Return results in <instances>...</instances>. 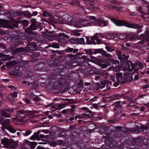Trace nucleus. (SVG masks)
Returning <instances> with one entry per match:
<instances>
[{"label": "nucleus", "mask_w": 149, "mask_h": 149, "mask_svg": "<svg viewBox=\"0 0 149 149\" xmlns=\"http://www.w3.org/2000/svg\"><path fill=\"white\" fill-rule=\"evenodd\" d=\"M51 52L55 54V56L58 58L56 59H52L48 60V65L51 67H57V69H56L55 71L57 73H54L49 78L50 82L51 84H52L53 89L57 90L61 87L65 86V84L67 83L66 79L64 78L65 75L66 74H63L61 73L63 72H65L66 73V71H65L68 70L66 66L64 65L63 63H64L66 65L68 64L63 61H61L60 59L61 56H63L62 54L64 52V51H56L52 50Z\"/></svg>", "instance_id": "nucleus-1"}, {"label": "nucleus", "mask_w": 149, "mask_h": 149, "mask_svg": "<svg viewBox=\"0 0 149 149\" xmlns=\"http://www.w3.org/2000/svg\"><path fill=\"white\" fill-rule=\"evenodd\" d=\"M125 132H123L122 136L119 137L118 140H120L121 143L119 146L117 145L116 148L117 149H142L143 147H147L146 144L147 142L148 139H143L141 137L133 138L130 145L129 137Z\"/></svg>", "instance_id": "nucleus-2"}, {"label": "nucleus", "mask_w": 149, "mask_h": 149, "mask_svg": "<svg viewBox=\"0 0 149 149\" xmlns=\"http://www.w3.org/2000/svg\"><path fill=\"white\" fill-rule=\"evenodd\" d=\"M102 129L103 130V134L106 135L103 137V139H105L104 142L107 145L105 147V149H114L116 148L118 139L119 137L122 136L123 132L118 131L114 134L113 130H112L111 132L109 133L107 132L109 129L106 126H103Z\"/></svg>", "instance_id": "nucleus-3"}, {"label": "nucleus", "mask_w": 149, "mask_h": 149, "mask_svg": "<svg viewBox=\"0 0 149 149\" xmlns=\"http://www.w3.org/2000/svg\"><path fill=\"white\" fill-rule=\"evenodd\" d=\"M116 52V53L118 56V59L120 60L124 61H123V64L125 65L126 70L131 72L134 70L133 72L136 73L138 72V68L140 69L143 68V66L142 62L138 61L136 62L135 64L133 63L131 61L127 60L129 57V55H126L125 53H122L119 51H117Z\"/></svg>", "instance_id": "nucleus-4"}, {"label": "nucleus", "mask_w": 149, "mask_h": 149, "mask_svg": "<svg viewBox=\"0 0 149 149\" xmlns=\"http://www.w3.org/2000/svg\"><path fill=\"white\" fill-rule=\"evenodd\" d=\"M30 25L25 30V31L27 33L34 35H37V33L33 31H32L38 30L40 31L42 29V23L37 21L36 19H31L30 21Z\"/></svg>", "instance_id": "nucleus-5"}, {"label": "nucleus", "mask_w": 149, "mask_h": 149, "mask_svg": "<svg viewBox=\"0 0 149 149\" xmlns=\"http://www.w3.org/2000/svg\"><path fill=\"white\" fill-rule=\"evenodd\" d=\"M27 46V47L25 48L21 47L16 48L12 51V53L15 55L22 54L25 52L35 51L37 49V44L34 42H28Z\"/></svg>", "instance_id": "nucleus-6"}, {"label": "nucleus", "mask_w": 149, "mask_h": 149, "mask_svg": "<svg viewBox=\"0 0 149 149\" xmlns=\"http://www.w3.org/2000/svg\"><path fill=\"white\" fill-rule=\"evenodd\" d=\"M22 19V17H19L17 18V20L14 19H13L12 20V23L11 24H9L10 21L8 20L0 19V27L4 28H9L10 29H13L17 27L19 24H20V20Z\"/></svg>", "instance_id": "nucleus-7"}, {"label": "nucleus", "mask_w": 149, "mask_h": 149, "mask_svg": "<svg viewBox=\"0 0 149 149\" xmlns=\"http://www.w3.org/2000/svg\"><path fill=\"white\" fill-rule=\"evenodd\" d=\"M111 21L117 26H125L127 27L135 29H141L140 25L137 24H131L123 20H117L113 18L108 17Z\"/></svg>", "instance_id": "nucleus-8"}, {"label": "nucleus", "mask_w": 149, "mask_h": 149, "mask_svg": "<svg viewBox=\"0 0 149 149\" xmlns=\"http://www.w3.org/2000/svg\"><path fill=\"white\" fill-rule=\"evenodd\" d=\"M35 111H33L20 110L17 111L15 115V117L13 118V122H21L26 118L25 115L27 116L34 115Z\"/></svg>", "instance_id": "nucleus-9"}, {"label": "nucleus", "mask_w": 149, "mask_h": 149, "mask_svg": "<svg viewBox=\"0 0 149 149\" xmlns=\"http://www.w3.org/2000/svg\"><path fill=\"white\" fill-rule=\"evenodd\" d=\"M2 144H3L4 147L6 148H11L15 149L16 148L17 146L18 143L14 140L10 139L9 140L6 137H4L2 139L1 141Z\"/></svg>", "instance_id": "nucleus-10"}, {"label": "nucleus", "mask_w": 149, "mask_h": 149, "mask_svg": "<svg viewBox=\"0 0 149 149\" xmlns=\"http://www.w3.org/2000/svg\"><path fill=\"white\" fill-rule=\"evenodd\" d=\"M111 64L118 66L119 65V61L111 58H108L106 60L105 58L104 62L103 63L100 64V66L102 68H104Z\"/></svg>", "instance_id": "nucleus-11"}, {"label": "nucleus", "mask_w": 149, "mask_h": 149, "mask_svg": "<svg viewBox=\"0 0 149 149\" xmlns=\"http://www.w3.org/2000/svg\"><path fill=\"white\" fill-rule=\"evenodd\" d=\"M82 54V53L81 52H77L76 54L73 55L72 54H68L67 56H61V60L69 64L70 63L71 59L72 58L77 57V56H80Z\"/></svg>", "instance_id": "nucleus-12"}, {"label": "nucleus", "mask_w": 149, "mask_h": 149, "mask_svg": "<svg viewBox=\"0 0 149 149\" xmlns=\"http://www.w3.org/2000/svg\"><path fill=\"white\" fill-rule=\"evenodd\" d=\"M34 68L36 71L40 72L47 71L49 69V67L45 66L44 63H40L36 64L34 65Z\"/></svg>", "instance_id": "nucleus-13"}, {"label": "nucleus", "mask_w": 149, "mask_h": 149, "mask_svg": "<svg viewBox=\"0 0 149 149\" xmlns=\"http://www.w3.org/2000/svg\"><path fill=\"white\" fill-rule=\"evenodd\" d=\"M85 56H81V58L80 59V60L77 63V65L80 66H88L89 64L88 61L84 59Z\"/></svg>", "instance_id": "nucleus-14"}, {"label": "nucleus", "mask_w": 149, "mask_h": 149, "mask_svg": "<svg viewBox=\"0 0 149 149\" xmlns=\"http://www.w3.org/2000/svg\"><path fill=\"white\" fill-rule=\"evenodd\" d=\"M90 58L91 61L93 62H97L100 64H100L103 63L105 61V58L103 57L97 58L93 56H91Z\"/></svg>", "instance_id": "nucleus-15"}, {"label": "nucleus", "mask_w": 149, "mask_h": 149, "mask_svg": "<svg viewBox=\"0 0 149 149\" xmlns=\"http://www.w3.org/2000/svg\"><path fill=\"white\" fill-rule=\"evenodd\" d=\"M149 129V127L144 125H141L139 127L137 126L135 130L137 133H140L142 131L144 130H147Z\"/></svg>", "instance_id": "nucleus-16"}, {"label": "nucleus", "mask_w": 149, "mask_h": 149, "mask_svg": "<svg viewBox=\"0 0 149 149\" xmlns=\"http://www.w3.org/2000/svg\"><path fill=\"white\" fill-rule=\"evenodd\" d=\"M86 38L87 44L93 45L96 44V42L94 41V37H92L91 38V40H90L88 36H87Z\"/></svg>", "instance_id": "nucleus-17"}, {"label": "nucleus", "mask_w": 149, "mask_h": 149, "mask_svg": "<svg viewBox=\"0 0 149 149\" xmlns=\"http://www.w3.org/2000/svg\"><path fill=\"white\" fill-rule=\"evenodd\" d=\"M59 38L63 40H65L69 38V36L64 33H60L58 35Z\"/></svg>", "instance_id": "nucleus-18"}, {"label": "nucleus", "mask_w": 149, "mask_h": 149, "mask_svg": "<svg viewBox=\"0 0 149 149\" xmlns=\"http://www.w3.org/2000/svg\"><path fill=\"white\" fill-rule=\"evenodd\" d=\"M100 84L102 85V88H104L106 86L107 87L109 84L111 85L112 84L111 81L108 80H104L100 82Z\"/></svg>", "instance_id": "nucleus-19"}, {"label": "nucleus", "mask_w": 149, "mask_h": 149, "mask_svg": "<svg viewBox=\"0 0 149 149\" xmlns=\"http://www.w3.org/2000/svg\"><path fill=\"white\" fill-rule=\"evenodd\" d=\"M71 5H72L74 7L81 6L79 0H74L70 3Z\"/></svg>", "instance_id": "nucleus-20"}, {"label": "nucleus", "mask_w": 149, "mask_h": 149, "mask_svg": "<svg viewBox=\"0 0 149 149\" xmlns=\"http://www.w3.org/2000/svg\"><path fill=\"white\" fill-rule=\"evenodd\" d=\"M93 54H96L97 53H100L102 54L105 53L104 51L102 49H93Z\"/></svg>", "instance_id": "nucleus-21"}, {"label": "nucleus", "mask_w": 149, "mask_h": 149, "mask_svg": "<svg viewBox=\"0 0 149 149\" xmlns=\"http://www.w3.org/2000/svg\"><path fill=\"white\" fill-rule=\"evenodd\" d=\"M108 8H109L111 9H113V10H116L120 12V11L123 8L120 6V7H116L115 6H113L112 5H109L108 6Z\"/></svg>", "instance_id": "nucleus-22"}, {"label": "nucleus", "mask_w": 149, "mask_h": 149, "mask_svg": "<svg viewBox=\"0 0 149 149\" xmlns=\"http://www.w3.org/2000/svg\"><path fill=\"white\" fill-rule=\"evenodd\" d=\"M80 118H82V117L80 118L78 116H75L74 117H71L69 118L68 119V123H72L73 122H74L75 120H76L77 118L79 119Z\"/></svg>", "instance_id": "nucleus-23"}, {"label": "nucleus", "mask_w": 149, "mask_h": 149, "mask_svg": "<svg viewBox=\"0 0 149 149\" xmlns=\"http://www.w3.org/2000/svg\"><path fill=\"white\" fill-rule=\"evenodd\" d=\"M73 49L72 48L68 47L66 49H65V50L61 51H64V52L62 54L63 56H67L69 54H67L66 55H64L65 52L67 53H70L72 52Z\"/></svg>", "instance_id": "nucleus-24"}, {"label": "nucleus", "mask_w": 149, "mask_h": 149, "mask_svg": "<svg viewBox=\"0 0 149 149\" xmlns=\"http://www.w3.org/2000/svg\"><path fill=\"white\" fill-rule=\"evenodd\" d=\"M1 113L2 116L4 117L5 118H9L11 116V114L4 109L2 110Z\"/></svg>", "instance_id": "nucleus-25"}, {"label": "nucleus", "mask_w": 149, "mask_h": 149, "mask_svg": "<svg viewBox=\"0 0 149 149\" xmlns=\"http://www.w3.org/2000/svg\"><path fill=\"white\" fill-rule=\"evenodd\" d=\"M79 22L80 23H82V25L84 26H91V24L89 22H86H86V20L84 19H80L79 21Z\"/></svg>", "instance_id": "nucleus-26"}, {"label": "nucleus", "mask_w": 149, "mask_h": 149, "mask_svg": "<svg viewBox=\"0 0 149 149\" xmlns=\"http://www.w3.org/2000/svg\"><path fill=\"white\" fill-rule=\"evenodd\" d=\"M24 42L22 39H18L16 41V43H14L12 44V46L16 47L19 46V44L23 45Z\"/></svg>", "instance_id": "nucleus-27"}, {"label": "nucleus", "mask_w": 149, "mask_h": 149, "mask_svg": "<svg viewBox=\"0 0 149 149\" xmlns=\"http://www.w3.org/2000/svg\"><path fill=\"white\" fill-rule=\"evenodd\" d=\"M5 128L9 131L11 133H15L16 132V130L14 129L11 125H8L5 127Z\"/></svg>", "instance_id": "nucleus-28"}, {"label": "nucleus", "mask_w": 149, "mask_h": 149, "mask_svg": "<svg viewBox=\"0 0 149 149\" xmlns=\"http://www.w3.org/2000/svg\"><path fill=\"white\" fill-rule=\"evenodd\" d=\"M94 24L95 25L98 26H102L103 24L102 20H101L100 19H98L96 20H95L94 22Z\"/></svg>", "instance_id": "nucleus-29"}, {"label": "nucleus", "mask_w": 149, "mask_h": 149, "mask_svg": "<svg viewBox=\"0 0 149 149\" xmlns=\"http://www.w3.org/2000/svg\"><path fill=\"white\" fill-rule=\"evenodd\" d=\"M4 109L8 112L11 115L14 112V110L13 108L5 107L4 108Z\"/></svg>", "instance_id": "nucleus-30"}, {"label": "nucleus", "mask_w": 149, "mask_h": 149, "mask_svg": "<svg viewBox=\"0 0 149 149\" xmlns=\"http://www.w3.org/2000/svg\"><path fill=\"white\" fill-rule=\"evenodd\" d=\"M27 96L28 97H29L30 99H33L34 101H38L40 100V98L38 97H33V95L31 94L28 95Z\"/></svg>", "instance_id": "nucleus-31"}, {"label": "nucleus", "mask_w": 149, "mask_h": 149, "mask_svg": "<svg viewBox=\"0 0 149 149\" xmlns=\"http://www.w3.org/2000/svg\"><path fill=\"white\" fill-rule=\"evenodd\" d=\"M20 24H23L26 27L29 24V21L26 19L20 20Z\"/></svg>", "instance_id": "nucleus-32"}, {"label": "nucleus", "mask_w": 149, "mask_h": 149, "mask_svg": "<svg viewBox=\"0 0 149 149\" xmlns=\"http://www.w3.org/2000/svg\"><path fill=\"white\" fill-rule=\"evenodd\" d=\"M121 102L120 101H118L115 102L114 103L112 104V105H115V107L118 108H121L122 105L121 104Z\"/></svg>", "instance_id": "nucleus-33"}, {"label": "nucleus", "mask_w": 149, "mask_h": 149, "mask_svg": "<svg viewBox=\"0 0 149 149\" xmlns=\"http://www.w3.org/2000/svg\"><path fill=\"white\" fill-rule=\"evenodd\" d=\"M115 75L116 77V80L118 81H120V80L121 79L123 74L121 72H118L115 74Z\"/></svg>", "instance_id": "nucleus-34"}, {"label": "nucleus", "mask_w": 149, "mask_h": 149, "mask_svg": "<svg viewBox=\"0 0 149 149\" xmlns=\"http://www.w3.org/2000/svg\"><path fill=\"white\" fill-rule=\"evenodd\" d=\"M93 49H86L84 50L85 54L91 56L93 54Z\"/></svg>", "instance_id": "nucleus-35"}, {"label": "nucleus", "mask_w": 149, "mask_h": 149, "mask_svg": "<svg viewBox=\"0 0 149 149\" xmlns=\"http://www.w3.org/2000/svg\"><path fill=\"white\" fill-rule=\"evenodd\" d=\"M40 55V52H33L31 56L33 58H34L39 57Z\"/></svg>", "instance_id": "nucleus-36"}, {"label": "nucleus", "mask_w": 149, "mask_h": 149, "mask_svg": "<svg viewBox=\"0 0 149 149\" xmlns=\"http://www.w3.org/2000/svg\"><path fill=\"white\" fill-rule=\"evenodd\" d=\"M23 15L28 18H30L31 17V14L29 11H23Z\"/></svg>", "instance_id": "nucleus-37"}, {"label": "nucleus", "mask_w": 149, "mask_h": 149, "mask_svg": "<svg viewBox=\"0 0 149 149\" xmlns=\"http://www.w3.org/2000/svg\"><path fill=\"white\" fill-rule=\"evenodd\" d=\"M105 47L107 50L109 52H112L115 50V49L114 48L110 46L107 45Z\"/></svg>", "instance_id": "nucleus-38"}, {"label": "nucleus", "mask_w": 149, "mask_h": 149, "mask_svg": "<svg viewBox=\"0 0 149 149\" xmlns=\"http://www.w3.org/2000/svg\"><path fill=\"white\" fill-rule=\"evenodd\" d=\"M37 145V142L33 141L31 142L29 146L31 147V149H34L36 146Z\"/></svg>", "instance_id": "nucleus-39"}, {"label": "nucleus", "mask_w": 149, "mask_h": 149, "mask_svg": "<svg viewBox=\"0 0 149 149\" xmlns=\"http://www.w3.org/2000/svg\"><path fill=\"white\" fill-rule=\"evenodd\" d=\"M82 115L83 116V118H91V117H92L93 116V114H92L91 115H90L89 114H88L86 113H83L82 114Z\"/></svg>", "instance_id": "nucleus-40"}, {"label": "nucleus", "mask_w": 149, "mask_h": 149, "mask_svg": "<svg viewBox=\"0 0 149 149\" xmlns=\"http://www.w3.org/2000/svg\"><path fill=\"white\" fill-rule=\"evenodd\" d=\"M128 38L130 40L132 41L135 39L136 35L134 34H131L129 35Z\"/></svg>", "instance_id": "nucleus-41"}, {"label": "nucleus", "mask_w": 149, "mask_h": 149, "mask_svg": "<svg viewBox=\"0 0 149 149\" xmlns=\"http://www.w3.org/2000/svg\"><path fill=\"white\" fill-rule=\"evenodd\" d=\"M78 44H84L85 43L84 39L83 38H81L78 39L77 41Z\"/></svg>", "instance_id": "nucleus-42"}, {"label": "nucleus", "mask_w": 149, "mask_h": 149, "mask_svg": "<svg viewBox=\"0 0 149 149\" xmlns=\"http://www.w3.org/2000/svg\"><path fill=\"white\" fill-rule=\"evenodd\" d=\"M126 35L123 33H120L118 36V38L121 39H124L126 38Z\"/></svg>", "instance_id": "nucleus-43"}, {"label": "nucleus", "mask_w": 149, "mask_h": 149, "mask_svg": "<svg viewBox=\"0 0 149 149\" xmlns=\"http://www.w3.org/2000/svg\"><path fill=\"white\" fill-rule=\"evenodd\" d=\"M129 81H130L128 79V78L127 77H125L121 81H120V82H121L122 84H124ZM130 81H131V80Z\"/></svg>", "instance_id": "nucleus-44"}, {"label": "nucleus", "mask_w": 149, "mask_h": 149, "mask_svg": "<svg viewBox=\"0 0 149 149\" xmlns=\"http://www.w3.org/2000/svg\"><path fill=\"white\" fill-rule=\"evenodd\" d=\"M4 126L6 125H9L10 124V120L9 119H6L4 121Z\"/></svg>", "instance_id": "nucleus-45"}, {"label": "nucleus", "mask_w": 149, "mask_h": 149, "mask_svg": "<svg viewBox=\"0 0 149 149\" xmlns=\"http://www.w3.org/2000/svg\"><path fill=\"white\" fill-rule=\"evenodd\" d=\"M42 15L45 17H47L48 16H49L50 15V14L49 13H48L47 11L45 10L43 11Z\"/></svg>", "instance_id": "nucleus-46"}, {"label": "nucleus", "mask_w": 149, "mask_h": 149, "mask_svg": "<svg viewBox=\"0 0 149 149\" xmlns=\"http://www.w3.org/2000/svg\"><path fill=\"white\" fill-rule=\"evenodd\" d=\"M81 109L83 110L87 111L86 112L89 113V114H91L92 113V111L90 110H89L88 108L86 107H83Z\"/></svg>", "instance_id": "nucleus-47"}, {"label": "nucleus", "mask_w": 149, "mask_h": 149, "mask_svg": "<svg viewBox=\"0 0 149 149\" xmlns=\"http://www.w3.org/2000/svg\"><path fill=\"white\" fill-rule=\"evenodd\" d=\"M18 93L15 92L13 93H10V95L8 96V97H9L10 96H11L13 97H16L17 96V94Z\"/></svg>", "instance_id": "nucleus-48"}, {"label": "nucleus", "mask_w": 149, "mask_h": 149, "mask_svg": "<svg viewBox=\"0 0 149 149\" xmlns=\"http://www.w3.org/2000/svg\"><path fill=\"white\" fill-rule=\"evenodd\" d=\"M102 55L106 57H111V54L108 53H107V52L105 51V53L102 54Z\"/></svg>", "instance_id": "nucleus-49"}, {"label": "nucleus", "mask_w": 149, "mask_h": 149, "mask_svg": "<svg viewBox=\"0 0 149 149\" xmlns=\"http://www.w3.org/2000/svg\"><path fill=\"white\" fill-rule=\"evenodd\" d=\"M32 131L31 130H28L26 131L24 133V136H28L29 134H30Z\"/></svg>", "instance_id": "nucleus-50"}, {"label": "nucleus", "mask_w": 149, "mask_h": 149, "mask_svg": "<svg viewBox=\"0 0 149 149\" xmlns=\"http://www.w3.org/2000/svg\"><path fill=\"white\" fill-rule=\"evenodd\" d=\"M102 85L100 84L99 82H97L96 84V88L97 90H98L100 89V88L102 89L103 88H102Z\"/></svg>", "instance_id": "nucleus-51"}, {"label": "nucleus", "mask_w": 149, "mask_h": 149, "mask_svg": "<svg viewBox=\"0 0 149 149\" xmlns=\"http://www.w3.org/2000/svg\"><path fill=\"white\" fill-rule=\"evenodd\" d=\"M83 83L82 81L80 80L79 82L77 84L79 88H82L83 86Z\"/></svg>", "instance_id": "nucleus-52"}, {"label": "nucleus", "mask_w": 149, "mask_h": 149, "mask_svg": "<svg viewBox=\"0 0 149 149\" xmlns=\"http://www.w3.org/2000/svg\"><path fill=\"white\" fill-rule=\"evenodd\" d=\"M56 141L57 145H62L63 143V141L61 140H58Z\"/></svg>", "instance_id": "nucleus-53"}, {"label": "nucleus", "mask_w": 149, "mask_h": 149, "mask_svg": "<svg viewBox=\"0 0 149 149\" xmlns=\"http://www.w3.org/2000/svg\"><path fill=\"white\" fill-rule=\"evenodd\" d=\"M133 73H132L130 75V74L129 72H125L124 73V76H126L125 77H127L128 78V77H131L132 75H133Z\"/></svg>", "instance_id": "nucleus-54"}, {"label": "nucleus", "mask_w": 149, "mask_h": 149, "mask_svg": "<svg viewBox=\"0 0 149 149\" xmlns=\"http://www.w3.org/2000/svg\"><path fill=\"white\" fill-rule=\"evenodd\" d=\"M75 125H70L69 128V130L71 131L75 129Z\"/></svg>", "instance_id": "nucleus-55"}, {"label": "nucleus", "mask_w": 149, "mask_h": 149, "mask_svg": "<svg viewBox=\"0 0 149 149\" xmlns=\"http://www.w3.org/2000/svg\"><path fill=\"white\" fill-rule=\"evenodd\" d=\"M36 133H34V134L32 135L30 137V139L31 140H36L37 138L35 136Z\"/></svg>", "instance_id": "nucleus-56"}, {"label": "nucleus", "mask_w": 149, "mask_h": 149, "mask_svg": "<svg viewBox=\"0 0 149 149\" xmlns=\"http://www.w3.org/2000/svg\"><path fill=\"white\" fill-rule=\"evenodd\" d=\"M53 47L54 48H59V45L58 44L56 43H53L52 45Z\"/></svg>", "instance_id": "nucleus-57"}, {"label": "nucleus", "mask_w": 149, "mask_h": 149, "mask_svg": "<svg viewBox=\"0 0 149 149\" xmlns=\"http://www.w3.org/2000/svg\"><path fill=\"white\" fill-rule=\"evenodd\" d=\"M103 24L102 26H106L108 25V22L107 21H105L104 20H102Z\"/></svg>", "instance_id": "nucleus-58"}, {"label": "nucleus", "mask_w": 149, "mask_h": 149, "mask_svg": "<svg viewBox=\"0 0 149 149\" xmlns=\"http://www.w3.org/2000/svg\"><path fill=\"white\" fill-rule=\"evenodd\" d=\"M111 3L116 5H120V3L118 2L117 1L115 0L112 1H111Z\"/></svg>", "instance_id": "nucleus-59"}, {"label": "nucleus", "mask_w": 149, "mask_h": 149, "mask_svg": "<svg viewBox=\"0 0 149 149\" xmlns=\"http://www.w3.org/2000/svg\"><path fill=\"white\" fill-rule=\"evenodd\" d=\"M24 143L25 144H27L29 145V144H30L31 142H30L29 141H28L27 139H25L23 141Z\"/></svg>", "instance_id": "nucleus-60"}, {"label": "nucleus", "mask_w": 149, "mask_h": 149, "mask_svg": "<svg viewBox=\"0 0 149 149\" xmlns=\"http://www.w3.org/2000/svg\"><path fill=\"white\" fill-rule=\"evenodd\" d=\"M6 46L3 43H0V49L2 48V49H6Z\"/></svg>", "instance_id": "nucleus-61"}, {"label": "nucleus", "mask_w": 149, "mask_h": 149, "mask_svg": "<svg viewBox=\"0 0 149 149\" xmlns=\"http://www.w3.org/2000/svg\"><path fill=\"white\" fill-rule=\"evenodd\" d=\"M138 10H139L141 14L144 15L145 14V13L143 11L141 10L142 8L140 6H139L138 7Z\"/></svg>", "instance_id": "nucleus-62"}, {"label": "nucleus", "mask_w": 149, "mask_h": 149, "mask_svg": "<svg viewBox=\"0 0 149 149\" xmlns=\"http://www.w3.org/2000/svg\"><path fill=\"white\" fill-rule=\"evenodd\" d=\"M95 40L96 41V42H97V43L98 44H100L101 43L102 41L101 40L99 39H98L97 38H94V40Z\"/></svg>", "instance_id": "nucleus-63"}, {"label": "nucleus", "mask_w": 149, "mask_h": 149, "mask_svg": "<svg viewBox=\"0 0 149 149\" xmlns=\"http://www.w3.org/2000/svg\"><path fill=\"white\" fill-rule=\"evenodd\" d=\"M86 128L85 126H83L80 127L79 128V129L80 131L83 132L86 130Z\"/></svg>", "instance_id": "nucleus-64"}]
</instances>
